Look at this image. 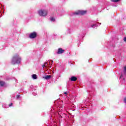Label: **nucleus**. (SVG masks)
<instances>
[{
  "label": "nucleus",
  "mask_w": 126,
  "mask_h": 126,
  "mask_svg": "<svg viewBox=\"0 0 126 126\" xmlns=\"http://www.w3.org/2000/svg\"><path fill=\"white\" fill-rule=\"evenodd\" d=\"M52 63H53L54 61H53V60L51 61Z\"/></svg>",
  "instance_id": "obj_27"
},
{
  "label": "nucleus",
  "mask_w": 126,
  "mask_h": 126,
  "mask_svg": "<svg viewBox=\"0 0 126 126\" xmlns=\"http://www.w3.org/2000/svg\"><path fill=\"white\" fill-rule=\"evenodd\" d=\"M124 42H126V37H124Z\"/></svg>",
  "instance_id": "obj_24"
},
{
  "label": "nucleus",
  "mask_w": 126,
  "mask_h": 126,
  "mask_svg": "<svg viewBox=\"0 0 126 126\" xmlns=\"http://www.w3.org/2000/svg\"><path fill=\"white\" fill-rule=\"evenodd\" d=\"M61 110H63V107H60V111L58 113V116L59 117V122L60 123H61L62 122V120H61V119H62V118H63V116H62V112H61Z\"/></svg>",
  "instance_id": "obj_7"
},
{
  "label": "nucleus",
  "mask_w": 126,
  "mask_h": 126,
  "mask_svg": "<svg viewBox=\"0 0 126 126\" xmlns=\"http://www.w3.org/2000/svg\"><path fill=\"white\" fill-rule=\"evenodd\" d=\"M2 107H3V108H5V105H2Z\"/></svg>",
  "instance_id": "obj_26"
},
{
  "label": "nucleus",
  "mask_w": 126,
  "mask_h": 126,
  "mask_svg": "<svg viewBox=\"0 0 126 126\" xmlns=\"http://www.w3.org/2000/svg\"><path fill=\"white\" fill-rule=\"evenodd\" d=\"M77 79V78L74 76H72L70 78L71 81H76Z\"/></svg>",
  "instance_id": "obj_10"
},
{
  "label": "nucleus",
  "mask_w": 126,
  "mask_h": 126,
  "mask_svg": "<svg viewBox=\"0 0 126 126\" xmlns=\"http://www.w3.org/2000/svg\"><path fill=\"white\" fill-rule=\"evenodd\" d=\"M17 99L18 100L20 99V95H17Z\"/></svg>",
  "instance_id": "obj_19"
},
{
  "label": "nucleus",
  "mask_w": 126,
  "mask_h": 126,
  "mask_svg": "<svg viewBox=\"0 0 126 126\" xmlns=\"http://www.w3.org/2000/svg\"><path fill=\"white\" fill-rule=\"evenodd\" d=\"M121 0H111L112 2H119Z\"/></svg>",
  "instance_id": "obj_17"
},
{
  "label": "nucleus",
  "mask_w": 126,
  "mask_h": 126,
  "mask_svg": "<svg viewBox=\"0 0 126 126\" xmlns=\"http://www.w3.org/2000/svg\"><path fill=\"white\" fill-rule=\"evenodd\" d=\"M21 62V57L18 55H16L13 57L11 60L12 64H16L17 63H20Z\"/></svg>",
  "instance_id": "obj_1"
},
{
  "label": "nucleus",
  "mask_w": 126,
  "mask_h": 126,
  "mask_svg": "<svg viewBox=\"0 0 126 126\" xmlns=\"http://www.w3.org/2000/svg\"><path fill=\"white\" fill-rule=\"evenodd\" d=\"M2 6V5L1 4H0V8H1Z\"/></svg>",
  "instance_id": "obj_25"
},
{
  "label": "nucleus",
  "mask_w": 126,
  "mask_h": 126,
  "mask_svg": "<svg viewBox=\"0 0 126 126\" xmlns=\"http://www.w3.org/2000/svg\"><path fill=\"white\" fill-rule=\"evenodd\" d=\"M126 75V66H124V70L121 73V75L120 76V79L121 81V83H125L126 82V78H123L124 77V75Z\"/></svg>",
  "instance_id": "obj_2"
},
{
  "label": "nucleus",
  "mask_w": 126,
  "mask_h": 126,
  "mask_svg": "<svg viewBox=\"0 0 126 126\" xmlns=\"http://www.w3.org/2000/svg\"><path fill=\"white\" fill-rule=\"evenodd\" d=\"M5 83L2 81H0V86H3Z\"/></svg>",
  "instance_id": "obj_13"
},
{
  "label": "nucleus",
  "mask_w": 126,
  "mask_h": 126,
  "mask_svg": "<svg viewBox=\"0 0 126 126\" xmlns=\"http://www.w3.org/2000/svg\"><path fill=\"white\" fill-rule=\"evenodd\" d=\"M38 13L40 16H46L48 14V11L45 9H41L38 10Z\"/></svg>",
  "instance_id": "obj_3"
},
{
  "label": "nucleus",
  "mask_w": 126,
  "mask_h": 126,
  "mask_svg": "<svg viewBox=\"0 0 126 126\" xmlns=\"http://www.w3.org/2000/svg\"><path fill=\"white\" fill-rule=\"evenodd\" d=\"M32 77L33 79H37V75L33 74L32 75Z\"/></svg>",
  "instance_id": "obj_14"
},
{
  "label": "nucleus",
  "mask_w": 126,
  "mask_h": 126,
  "mask_svg": "<svg viewBox=\"0 0 126 126\" xmlns=\"http://www.w3.org/2000/svg\"><path fill=\"white\" fill-rule=\"evenodd\" d=\"M63 53H64V50L62 49V48L58 49V50L57 52L58 55H61L62 54H63Z\"/></svg>",
  "instance_id": "obj_8"
},
{
  "label": "nucleus",
  "mask_w": 126,
  "mask_h": 126,
  "mask_svg": "<svg viewBox=\"0 0 126 126\" xmlns=\"http://www.w3.org/2000/svg\"><path fill=\"white\" fill-rule=\"evenodd\" d=\"M71 33V29L68 28L66 31V34H70Z\"/></svg>",
  "instance_id": "obj_12"
},
{
  "label": "nucleus",
  "mask_w": 126,
  "mask_h": 126,
  "mask_svg": "<svg viewBox=\"0 0 126 126\" xmlns=\"http://www.w3.org/2000/svg\"><path fill=\"white\" fill-rule=\"evenodd\" d=\"M50 21H51L52 22H55V21H56V19H55V18L54 17H51Z\"/></svg>",
  "instance_id": "obj_15"
},
{
  "label": "nucleus",
  "mask_w": 126,
  "mask_h": 126,
  "mask_svg": "<svg viewBox=\"0 0 126 126\" xmlns=\"http://www.w3.org/2000/svg\"><path fill=\"white\" fill-rule=\"evenodd\" d=\"M29 37L31 39H35L37 37V33L36 32H32L30 34Z\"/></svg>",
  "instance_id": "obj_6"
},
{
  "label": "nucleus",
  "mask_w": 126,
  "mask_h": 126,
  "mask_svg": "<svg viewBox=\"0 0 126 126\" xmlns=\"http://www.w3.org/2000/svg\"><path fill=\"white\" fill-rule=\"evenodd\" d=\"M51 77H52V76L51 75H46L44 77H43V78H44V79H46V80H48L49 79H50L51 78Z\"/></svg>",
  "instance_id": "obj_9"
},
{
  "label": "nucleus",
  "mask_w": 126,
  "mask_h": 126,
  "mask_svg": "<svg viewBox=\"0 0 126 126\" xmlns=\"http://www.w3.org/2000/svg\"><path fill=\"white\" fill-rule=\"evenodd\" d=\"M12 105H13V103H10L9 104V107H12Z\"/></svg>",
  "instance_id": "obj_21"
},
{
  "label": "nucleus",
  "mask_w": 126,
  "mask_h": 126,
  "mask_svg": "<svg viewBox=\"0 0 126 126\" xmlns=\"http://www.w3.org/2000/svg\"><path fill=\"white\" fill-rule=\"evenodd\" d=\"M90 26H89V28L92 27V28H94V26H99L101 25V23L99 24V23H96V24H93V22H90Z\"/></svg>",
  "instance_id": "obj_5"
},
{
  "label": "nucleus",
  "mask_w": 126,
  "mask_h": 126,
  "mask_svg": "<svg viewBox=\"0 0 126 126\" xmlns=\"http://www.w3.org/2000/svg\"><path fill=\"white\" fill-rule=\"evenodd\" d=\"M32 94L33 96H36L37 95V92L35 91H32Z\"/></svg>",
  "instance_id": "obj_16"
},
{
  "label": "nucleus",
  "mask_w": 126,
  "mask_h": 126,
  "mask_svg": "<svg viewBox=\"0 0 126 126\" xmlns=\"http://www.w3.org/2000/svg\"><path fill=\"white\" fill-rule=\"evenodd\" d=\"M68 93V92H64V94H65V95H67V94Z\"/></svg>",
  "instance_id": "obj_23"
},
{
  "label": "nucleus",
  "mask_w": 126,
  "mask_h": 126,
  "mask_svg": "<svg viewBox=\"0 0 126 126\" xmlns=\"http://www.w3.org/2000/svg\"><path fill=\"white\" fill-rule=\"evenodd\" d=\"M124 103H126V97L124 98Z\"/></svg>",
  "instance_id": "obj_22"
},
{
  "label": "nucleus",
  "mask_w": 126,
  "mask_h": 126,
  "mask_svg": "<svg viewBox=\"0 0 126 126\" xmlns=\"http://www.w3.org/2000/svg\"><path fill=\"white\" fill-rule=\"evenodd\" d=\"M86 13V11L79 10L73 13L74 15H84Z\"/></svg>",
  "instance_id": "obj_4"
},
{
  "label": "nucleus",
  "mask_w": 126,
  "mask_h": 126,
  "mask_svg": "<svg viewBox=\"0 0 126 126\" xmlns=\"http://www.w3.org/2000/svg\"><path fill=\"white\" fill-rule=\"evenodd\" d=\"M70 125H71V123H70V122H68L67 123V124L65 126H70Z\"/></svg>",
  "instance_id": "obj_18"
},
{
  "label": "nucleus",
  "mask_w": 126,
  "mask_h": 126,
  "mask_svg": "<svg viewBox=\"0 0 126 126\" xmlns=\"http://www.w3.org/2000/svg\"><path fill=\"white\" fill-rule=\"evenodd\" d=\"M58 37V35L54 34V39H56Z\"/></svg>",
  "instance_id": "obj_20"
},
{
  "label": "nucleus",
  "mask_w": 126,
  "mask_h": 126,
  "mask_svg": "<svg viewBox=\"0 0 126 126\" xmlns=\"http://www.w3.org/2000/svg\"><path fill=\"white\" fill-rule=\"evenodd\" d=\"M48 63L46 62L44 63V64L42 65L43 68H45V67H49V66H48Z\"/></svg>",
  "instance_id": "obj_11"
}]
</instances>
